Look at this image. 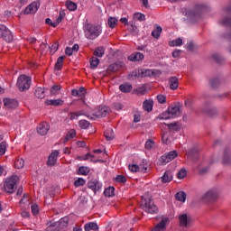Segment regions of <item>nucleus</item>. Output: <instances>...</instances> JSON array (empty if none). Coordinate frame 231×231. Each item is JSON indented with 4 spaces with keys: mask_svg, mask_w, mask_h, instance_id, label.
Masks as SVG:
<instances>
[{
    "mask_svg": "<svg viewBox=\"0 0 231 231\" xmlns=\"http://www.w3.org/2000/svg\"><path fill=\"white\" fill-rule=\"evenodd\" d=\"M85 185H86V180L82 178H78V180L74 181V187H84Z\"/></svg>",
    "mask_w": 231,
    "mask_h": 231,
    "instance_id": "de8ad7c7",
    "label": "nucleus"
},
{
    "mask_svg": "<svg viewBox=\"0 0 231 231\" xmlns=\"http://www.w3.org/2000/svg\"><path fill=\"white\" fill-rule=\"evenodd\" d=\"M31 210L33 216H37V214H39V206L37 204H32L31 207Z\"/></svg>",
    "mask_w": 231,
    "mask_h": 231,
    "instance_id": "e2e57ef3",
    "label": "nucleus"
},
{
    "mask_svg": "<svg viewBox=\"0 0 231 231\" xmlns=\"http://www.w3.org/2000/svg\"><path fill=\"white\" fill-rule=\"evenodd\" d=\"M100 33H102V27L100 25L88 23L85 26V37L90 41H95L97 37L100 36Z\"/></svg>",
    "mask_w": 231,
    "mask_h": 231,
    "instance_id": "7ed1b4c3",
    "label": "nucleus"
},
{
    "mask_svg": "<svg viewBox=\"0 0 231 231\" xmlns=\"http://www.w3.org/2000/svg\"><path fill=\"white\" fill-rule=\"evenodd\" d=\"M156 99L159 104H165V102H167V97H165V95L159 94L157 95Z\"/></svg>",
    "mask_w": 231,
    "mask_h": 231,
    "instance_id": "6e6d98bb",
    "label": "nucleus"
},
{
    "mask_svg": "<svg viewBox=\"0 0 231 231\" xmlns=\"http://www.w3.org/2000/svg\"><path fill=\"white\" fill-rule=\"evenodd\" d=\"M220 23L231 29V17H225L222 21H220ZM226 38L231 40V32L230 34L226 36ZM229 53H231V46L229 47Z\"/></svg>",
    "mask_w": 231,
    "mask_h": 231,
    "instance_id": "aec40b11",
    "label": "nucleus"
},
{
    "mask_svg": "<svg viewBox=\"0 0 231 231\" xmlns=\"http://www.w3.org/2000/svg\"><path fill=\"white\" fill-rule=\"evenodd\" d=\"M107 24H108L109 28H115V26H116V24H118V19H116L115 17H110L107 20Z\"/></svg>",
    "mask_w": 231,
    "mask_h": 231,
    "instance_id": "37998d69",
    "label": "nucleus"
},
{
    "mask_svg": "<svg viewBox=\"0 0 231 231\" xmlns=\"http://www.w3.org/2000/svg\"><path fill=\"white\" fill-rule=\"evenodd\" d=\"M199 148L193 147L187 152V155L190 158L193 163V169L199 174H203V162L201 161V156L199 155Z\"/></svg>",
    "mask_w": 231,
    "mask_h": 231,
    "instance_id": "f257e3e1",
    "label": "nucleus"
},
{
    "mask_svg": "<svg viewBox=\"0 0 231 231\" xmlns=\"http://www.w3.org/2000/svg\"><path fill=\"white\" fill-rule=\"evenodd\" d=\"M98 64H100V60L97 57H92L90 59V69H97L98 68Z\"/></svg>",
    "mask_w": 231,
    "mask_h": 231,
    "instance_id": "e433bc0d",
    "label": "nucleus"
},
{
    "mask_svg": "<svg viewBox=\"0 0 231 231\" xmlns=\"http://www.w3.org/2000/svg\"><path fill=\"white\" fill-rule=\"evenodd\" d=\"M17 181H19V176L13 175L7 179L4 184V188L7 194H14L17 189Z\"/></svg>",
    "mask_w": 231,
    "mask_h": 231,
    "instance_id": "20e7f679",
    "label": "nucleus"
},
{
    "mask_svg": "<svg viewBox=\"0 0 231 231\" xmlns=\"http://www.w3.org/2000/svg\"><path fill=\"white\" fill-rule=\"evenodd\" d=\"M75 131L69 132L66 137L64 138V143H66V142H69V140L75 138Z\"/></svg>",
    "mask_w": 231,
    "mask_h": 231,
    "instance_id": "13d9d810",
    "label": "nucleus"
},
{
    "mask_svg": "<svg viewBox=\"0 0 231 231\" xmlns=\"http://www.w3.org/2000/svg\"><path fill=\"white\" fill-rule=\"evenodd\" d=\"M224 164H231V153L229 151H226L223 157Z\"/></svg>",
    "mask_w": 231,
    "mask_h": 231,
    "instance_id": "ea45409f",
    "label": "nucleus"
},
{
    "mask_svg": "<svg viewBox=\"0 0 231 231\" xmlns=\"http://www.w3.org/2000/svg\"><path fill=\"white\" fill-rule=\"evenodd\" d=\"M168 111L171 116V118H176L181 115V111L180 110V105H173L168 107Z\"/></svg>",
    "mask_w": 231,
    "mask_h": 231,
    "instance_id": "dca6fc26",
    "label": "nucleus"
},
{
    "mask_svg": "<svg viewBox=\"0 0 231 231\" xmlns=\"http://www.w3.org/2000/svg\"><path fill=\"white\" fill-rule=\"evenodd\" d=\"M89 167L88 166H80L78 170L79 176H88L89 174Z\"/></svg>",
    "mask_w": 231,
    "mask_h": 231,
    "instance_id": "473e14b6",
    "label": "nucleus"
},
{
    "mask_svg": "<svg viewBox=\"0 0 231 231\" xmlns=\"http://www.w3.org/2000/svg\"><path fill=\"white\" fill-rule=\"evenodd\" d=\"M64 17H66V14L64 13V11H60L58 18L56 19L54 23H52V28H57V26H59V24L62 23V19H64Z\"/></svg>",
    "mask_w": 231,
    "mask_h": 231,
    "instance_id": "7c9ffc66",
    "label": "nucleus"
},
{
    "mask_svg": "<svg viewBox=\"0 0 231 231\" xmlns=\"http://www.w3.org/2000/svg\"><path fill=\"white\" fill-rule=\"evenodd\" d=\"M187 176V170L185 168L181 169L178 173H177V178L179 180H183Z\"/></svg>",
    "mask_w": 231,
    "mask_h": 231,
    "instance_id": "5fc2aeb1",
    "label": "nucleus"
},
{
    "mask_svg": "<svg viewBox=\"0 0 231 231\" xmlns=\"http://www.w3.org/2000/svg\"><path fill=\"white\" fill-rule=\"evenodd\" d=\"M105 138L107 142H111V140L115 139V132H113V129H108L105 132Z\"/></svg>",
    "mask_w": 231,
    "mask_h": 231,
    "instance_id": "4c0bfd02",
    "label": "nucleus"
},
{
    "mask_svg": "<svg viewBox=\"0 0 231 231\" xmlns=\"http://www.w3.org/2000/svg\"><path fill=\"white\" fill-rule=\"evenodd\" d=\"M143 59H145V56L141 52H134L128 57V60L132 62H140V60H143Z\"/></svg>",
    "mask_w": 231,
    "mask_h": 231,
    "instance_id": "6ab92c4d",
    "label": "nucleus"
},
{
    "mask_svg": "<svg viewBox=\"0 0 231 231\" xmlns=\"http://www.w3.org/2000/svg\"><path fill=\"white\" fill-rule=\"evenodd\" d=\"M98 224H97V222H89L84 225L85 231H98Z\"/></svg>",
    "mask_w": 231,
    "mask_h": 231,
    "instance_id": "b1692460",
    "label": "nucleus"
},
{
    "mask_svg": "<svg viewBox=\"0 0 231 231\" xmlns=\"http://www.w3.org/2000/svg\"><path fill=\"white\" fill-rule=\"evenodd\" d=\"M168 82L170 84V89H171V91H176V89L180 88V79L176 76H171L168 78Z\"/></svg>",
    "mask_w": 231,
    "mask_h": 231,
    "instance_id": "4468645a",
    "label": "nucleus"
},
{
    "mask_svg": "<svg viewBox=\"0 0 231 231\" xmlns=\"http://www.w3.org/2000/svg\"><path fill=\"white\" fill-rule=\"evenodd\" d=\"M167 223H169V217H162L161 222H159L152 231H163L165 230V226H167Z\"/></svg>",
    "mask_w": 231,
    "mask_h": 231,
    "instance_id": "2eb2a0df",
    "label": "nucleus"
},
{
    "mask_svg": "<svg viewBox=\"0 0 231 231\" xmlns=\"http://www.w3.org/2000/svg\"><path fill=\"white\" fill-rule=\"evenodd\" d=\"M116 183H126L127 182V177L124 175H117L116 177Z\"/></svg>",
    "mask_w": 231,
    "mask_h": 231,
    "instance_id": "3c124183",
    "label": "nucleus"
},
{
    "mask_svg": "<svg viewBox=\"0 0 231 231\" xmlns=\"http://www.w3.org/2000/svg\"><path fill=\"white\" fill-rule=\"evenodd\" d=\"M204 114H207L209 116H214L217 115L216 108H208V110H204Z\"/></svg>",
    "mask_w": 231,
    "mask_h": 231,
    "instance_id": "052dcab7",
    "label": "nucleus"
},
{
    "mask_svg": "<svg viewBox=\"0 0 231 231\" xmlns=\"http://www.w3.org/2000/svg\"><path fill=\"white\" fill-rule=\"evenodd\" d=\"M141 207L147 214H158V206L151 199H143Z\"/></svg>",
    "mask_w": 231,
    "mask_h": 231,
    "instance_id": "39448f33",
    "label": "nucleus"
},
{
    "mask_svg": "<svg viewBox=\"0 0 231 231\" xmlns=\"http://www.w3.org/2000/svg\"><path fill=\"white\" fill-rule=\"evenodd\" d=\"M109 115V108L107 106H98L96 112L91 116H87L89 120H97V118H104Z\"/></svg>",
    "mask_w": 231,
    "mask_h": 231,
    "instance_id": "0eeeda50",
    "label": "nucleus"
},
{
    "mask_svg": "<svg viewBox=\"0 0 231 231\" xmlns=\"http://www.w3.org/2000/svg\"><path fill=\"white\" fill-rule=\"evenodd\" d=\"M218 198V192L216 189H210L204 195V201L208 203L215 202Z\"/></svg>",
    "mask_w": 231,
    "mask_h": 231,
    "instance_id": "9d476101",
    "label": "nucleus"
},
{
    "mask_svg": "<svg viewBox=\"0 0 231 231\" xmlns=\"http://www.w3.org/2000/svg\"><path fill=\"white\" fill-rule=\"evenodd\" d=\"M168 129L169 131H180L181 129V126L180 125V123L179 122H174V123H171V124H168Z\"/></svg>",
    "mask_w": 231,
    "mask_h": 231,
    "instance_id": "f704fd0d",
    "label": "nucleus"
},
{
    "mask_svg": "<svg viewBox=\"0 0 231 231\" xmlns=\"http://www.w3.org/2000/svg\"><path fill=\"white\" fill-rule=\"evenodd\" d=\"M63 66H64V56H60L58 58L56 61L54 69H56V71H60Z\"/></svg>",
    "mask_w": 231,
    "mask_h": 231,
    "instance_id": "c756f323",
    "label": "nucleus"
},
{
    "mask_svg": "<svg viewBox=\"0 0 231 231\" xmlns=\"http://www.w3.org/2000/svg\"><path fill=\"white\" fill-rule=\"evenodd\" d=\"M90 125H91V124H90L88 120H85V119L80 120V121L79 122V127H80L81 129H88V127H89Z\"/></svg>",
    "mask_w": 231,
    "mask_h": 231,
    "instance_id": "09e8293b",
    "label": "nucleus"
},
{
    "mask_svg": "<svg viewBox=\"0 0 231 231\" xmlns=\"http://www.w3.org/2000/svg\"><path fill=\"white\" fill-rule=\"evenodd\" d=\"M151 75H155L154 70L146 69L144 72L141 73V77H151Z\"/></svg>",
    "mask_w": 231,
    "mask_h": 231,
    "instance_id": "0e129e2a",
    "label": "nucleus"
},
{
    "mask_svg": "<svg viewBox=\"0 0 231 231\" xmlns=\"http://www.w3.org/2000/svg\"><path fill=\"white\" fill-rule=\"evenodd\" d=\"M14 167H15V169H23L24 167V159H23V158L17 159L14 162Z\"/></svg>",
    "mask_w": 231,
    "mask_h": 231,
    "instance_id": "49530a36",
    "label": "nucleus"
},
{
    "mask_svg": "<svg viewBox=\"0 0 231 231\" xmlns=\"http://www.w3.org/2000/svg\"><path fill=\"white\" fill-rule=\"evenodd\" d=\"M46 106H53L54 107H59V106H62L64 104V100L58 99H47L45 101Z\"/></svg>",
    "mask_w": 231,
    "mask_h": 231,
    "instance_id": "5701e85b",
    "label": "nucleus"
},
{
    "mask_svg": "<svg viewBox=\"0 0 231 231\" xmlns=\"http://www.w3.org/2000/svg\"><path fill=\"white\" fill-rule=\"evenodd\" d=\"M179 223L180 226L182 228H186L187 225H189V217H187V214H182L179 216Z\"/></svg>",
    "mask_w": 231,
    "mask_h": 231,
    "instance_id": "a878e982",
    "label": "nucleus"
},
{
    "mask_svg": "<svg viewBox=\"0 0 231 231\" xmlns=\"http://www.w3.org/2000/svg\"><path fill=\"white\" fill-rule=\"evenodd\" d=\"M129 171H131V172H141L140 171V166L138 164H130L128 166Z\"/></svg>",
    "mask_w": 231,
    "mask_h": 231,
    "instance_id": "8fccbe9b",
    "label": "nucleus"
},
{
    "mask_svg": "<svg viewBox=\"0 0 231 231\" xmlns=\"http://www.w3.org/2000/svg\"><path fill=\"white\" fill-rule=\"evenodd\" d=\"M141 172H149V163L147 160H143L139 165Z\"/></svg>",
    "mask_w": 231,
    "mask_h": 231,
    "instance_id": "c9c22d12",
    "label": "nucleus"
},
{
    "mask_svg": "<svg viewBox=\"0 0 231 231\" xmlns=\"http://www.w3.org/2000/svg\"><path fill=\"white\" fill-rule=\"evenodd\" d=\"M146 91H147V89L145 88V87H141L135 90V93H136V95H145Z\"/></svg>",
    "mask_w": 231,
    "mask_h": 231,
    "instance_id": "774afa93",
    "label": "nucleus"
},
{
    "mask_svg": "<svg viewBox=\"0 0 231 231\" xmlns=\"http://www.w3.org/2000/svg\"><path fill=\"white\" fill-rule=\"evenodd\" d=\"M144 147H145V149H147L148 151L149 150H151V149H152V147H154V141H152V140H147L146 142H145V144H144Z\"/></svg>",
    "mask_w": 231,
    "mask_h": 231,
    "instance_id": "bf43d9fd",
    "label": "nucleus"
},
{
    "mask_svg": "<svg viewBox=\"0 0 231 231\" xmlns=\"http://www.w3.org/2000/svg\"><path fill=\"white\" fill-rule=\"evenodd\" d=\"M183 44V40L181 38H178L170 42V46H181Z\"/></svg>",
    "mask_w": 231,
    "mask_h": 231,
    "instance_id": "603ef678",
    "label": "nucleus"
},
{
    "mask_svg": "<svg viewBox=\"0 0 231 231\" xmlns=\"http://www.w3.org/2000/svg\"><path fill=\"white\" fill-rule=\"evenodd\" d=\"M0 37L5 41V42H12V41H14V35H12V32L3 24H0Z\"/></svg>",
    "mask_w": 231,
    "mask_h": 231,
    "instance_id": "6e6552de",
    "label": "nucleus"
},
{
    "mask_svg": "<svg viewBox=\"0 0 231 231\" xmlns=\"http://www.w3.org/2000/svg\"><path fill=\"white\" fill-rule=\"evenodd\" d=\"M125 64L122 61H116V63H113L109 65L108 71H112V73H115L116 71H120L121 68H124Z\"/></svg>",
    "mask_w": 231,
    "mask_h": 231,
    "instance_id": "412c9836",
    "label": "nucleus"
},
{
    "mask_svg": "<svg viewBox=\"0 0 231 231\" xmlns=\"http://www.w3.org/2000/svg\"><path fill=\"white\" fill-rule=\"evenodd\" d=\"M66 6H67L68 10H69L70 12H75V10H77V4H75L69 0L66 2Z\"/></svg>",
    "mask_w": 231,
    "mask_h": 231,
    "instance_id": "c03bdc74",
    "label": "nucleus"
},
{
    "mask_svg": "<svg viewBox=\"0 0 231 231\" xmlns=\"http://www.w3.org/2000/svg\"><path fill=\"white\" fill-rule=\"evenodd\" d=\"M153 106H154V102H152V100L146 99L143 103V109L144 111H147L148 113H151V111H152Z\"/></svg>",
    "mask_w": 231,
    "mask_h": 231,
    "instance_id": "bb28decb",
    "label": "nucleus"
},
{
    "mask_svg": "<svg viewBox=\"0 0 231 231\" xmlns=\"http://www.w3.org/2000/svg\"><path fill=\"white\" fill-rule=\"evenodd\" d=\"M86 93H87V90H86V88L84 87H81L79 89L74 88L71 90L72 97H84Z\"/></svg>",
    "mask_w": 231,
    "mask_h": 231,
    "instance_id": "393cba45",
    "label": "nucleus"
},
{
    "mask_svg": "<svg viewBox=\"0 0 231 231\" xmlns=\"http://www.w3.org/2000/svg\"><path fill=\"white\" fill-rule=\"evenodd\" d=\"M119 89L120 91H122V93H131L133 89V85L129 83H125L119 86Z\"/></svg>",
    "mask_w": 231,
    "mask_h": 231,
    "instance_id": "cd10ccee",
    "label": "nucleus"
},
{
    "mask_svg": "<svg viewBox=\"0 0 231 231\" xmlns=\"http://www.w3.org/2000/svg\"><path fill=\"white\" fill-rule=\"evenodd\" d=\"M178 152L177 151H171L161 157V163L162 165H167L170 162H172L174 158H177Z\"/></svg>",
    "mask_w": 231,
    "mask_h": 231,
    "instance_id": "1a4fd4ad",
    "label": "nucleus"
},
{
    "mask_svg": "<svg viewBox=\"0 0 231 231\" xmlns=\"http://www.w3.org/2000/svg\"><path fill=\"white\" fill-rule=\"evenodd\" d=\"M4 106L7 109H15L19 106V103L16 99L5 97L4 98Z\"/></svg>",
    "mask_w": 231,
    "mask_h": 231,
    "instance_id": "ddd939ff",
    "label": "nucleus"
},
{
    "mask_svg": "<svg viewBox=\"0 0 231 231\" xmlns=\"http://www.w3.org/2000/svg\"><path fill=\"white\" fill-rule=\"evenodd\" d=\"M106 198H113L115 196V187H108L104 190Z\"/></svg>",
    "mask_w": 231,
    "mask_h": 231,
    "instance_id": "58836bf2",
    "label": "nucleus"
},
{
    "mask_svg": "<svg viewBox=\"0 0 231 231\" xmlns=\"http://www.w3.org/2000/svg\"><path fill=\"white\" fill-rule=\"evenodd\" d=\"M159 118L160 120H169L170 118H172V116L170 114L169 109H167V111L159 116Z\"/></svg>",
    "mask_w": 231,
    "mask_h": 231,
    "instance_id": "a18cd8bd",
    "label": "nucleus"
},
{
    "mask_svg": "<svg viewBox=\"0 0 231 231\" xmlns=\"http://www.w3.org/2000/svg\"><path fill=\"white\" fill-rule=\"evenodd\" d=\"M220 85L218 79H213L210 80V86L212 88H217Z\"/></svg>",
    "mask_w": 231,
    "mask_h": 231,
    "instance_id": "4d7b16f0",
    "label": "nucleus"
},
{
    "mask_svg": "<svg viewBox=\"0 0 231 231\" xmlns=\"http://www.w3.org/2000/svg\"><path fill=\"white\" fill-rule=\"evenodd\" d=\"M162 26H157L152 32V36H153L154 39H159L160 35H162Z\"/></svg>",
    "mask_w": 231,
    "mask_h": 231,
    "instance_id": "79ce46f5",
    "label": "nucleus"
},
{
    "mask_svg": "<svg viewBox=\"0 0 231 231\" xmlns=\"http://www.w3.org/2000/svg\"><path fill=\"white\" fill-rule=\"evenodd\" d=\"M40 7L41 3L32 2L24 9L23 14H25L26 15H28V14H35Z\"/></svg>",
    "mask_w": 231,
    "mask_h": 231,
    "instance_id": "9b49d317",
    "label": "nucleus"
},
{
    "mask_svg": "<svg viewBox=\"0 0 231 231\" xmlns=\"http://www.w3.org/2000/svg\"><path fill=\"white\" fill-rule=\"evenodd\" d=\"M57 158H59V150H56L50 154L47 165L49 167H53V165L57 163Z\"/></svg>",
    "mask_w": 231,
    "mask_h": 231,
    "instance_id": "a211bd4d",
    "label": "nucleus"
},
{
    "mask_svg": "<svg viewBox=\"0 0 231 231\" xmlns=\"http://www.w3.org/2000/svg\"><path fill=\"white\" fill-rule=\"evenodd\" d=\"M5 152H6V143L2 142L0 143V156H3V154H5Z\"/></svg>",
    "mask_w": 231,
    "mask_h": 231,
    "instance_id": "69168bd1",
    "label": "nucleus"
},
{
    "mask_svg": "<svg viewBox=\"0 0 231 231\" xmlns=\"http://www.w3.org/2000/svg\"><path fill=\"white\" fill-rule=\"evenodd\" d=\"M32 85V78L26 75H21L18 77L16 86L19 91H28L30 86Z\"/></svg>",
    "mask_w": 231,
    "mask_h": 231,
    "instance_id": "423d86ee",
    "label": "nucleus"
},
{
    "mask_svg": "<svg viewBox=\"0 0 231 231\" xmlns=\"http://www.w3.org/2000/svg\"><path fill=\"white\" fill-rule=\"evenodd\" d=\"M134 19H136V21H145V14H142V13H135L134 14Z\"/></svg>",
    "mask_w": 231,
    "mask_h": 231,
    "instance_id": "864d4df0",
    "label": "nucleus"
},
{
    "mask_svg": "<svg viewBox=\"0 0 231 231\" xmlns=\"http://www.w3.org/2000/svg\"><path fill=\"white\" fill-rule=\"evenodd\" d=\"M104 53H106V48L103 46L97 47L94 51L95 57L102 58L104 57Z\"/></svg>",
    "mask_w": 231,
    "mask_h": 231,
    "instance_id": "2f4dec72",
    "label": "nucleus"
},
{
    "mask_svg": "<svg viewBox=\"0 0 231 231\" xmlns=\"http://www.w3.org/2000/svg\"><path fill=\"white\" fill-rule=\"evenodd\" d=\"M174 174L171 171H166L163 176L161 178L162 183H171V180H173Z\"/></svg>",
    "mask_w": 231,
    "mask_h": 231,
    "instance_id": "4be33fe9",
    "label": "nucleus"
},
{
    "mask_svg": "<svg viewBox=\"0 0 231 231\" xmlns=\"http://www.w3.org/2000/svg\"><path fill=\"white\" fill-rule=\"evenodd\" d=\"M186 50L189 51H194V50H196V44H194L192 42H188L186 45Z\"/></svg>",
    "mask_w": 231,
    "mask_h": 231,
    "instance_id": "680f3d73",
    "label": "nucleus"
},
{
    "mask_svg": "<svg viewBox=\"0 0 231 231\" xmlns=\"http://www.w3.org/2000/svg\"><path fill=\"white\" fill-rule=\"evenodd\" d=\"M34 95L37 98H44V97H46V95L44 94V88H37Z\"/></svg>",
    "mask_w": 231,
    "mask_h": 231,
    "instance_id": "a19ab883",
    "label": "nucleus"
},
{
    "mask_svg": "<svg viewBox=\"0 0 231 231\" xmlns=\"http://www.w3.org/2000/svg\"><path fill=\"white\" fill-rule=\"evenodd\" d=\"M48 131H50V124H48V122H42L37 127V132L41 136H46V134H48Z\"/></svg>",
    "mask_w": 231,
    "mask_h": 231,
    "instance_id": "f8f14e48",
    "label": "nucleus"
},
{
    "mask_svg": "<svg viewBox=\"0 0 231 231\" xmlns=\"http://www.w3.org/2000/svg\"><path fill=\"white\" fill-rule=\"evenodd\" d=\"M180 12L182 15L186 17H189L192 23H198V21H201V17L203 15V5L197 4L195 5L193 10H189L186 7L180 8Z\"/></svg>",
    "mask_w": 231,
    "mask_h": 231,
    "instance_id": "f03ea898",
    "label": "nucleus"
},
{
    "mask_svg": "<svg viewBox=\"0 0 231 231\" xmlns=\"http://www.w3.org/2000/svg\"><path fill=\"white\" fill-rule=\"evenodd\" d=\"M175 199L177 201H180L181 203H185V201H187V194L185 191H179L175 195Z\"/></svg>",
    "mask_w": 231,
    "mask_h": 231,
    "instance_id": "c85d7f7f",
    "label": "nucleus"
},
{
    "mask_svg": "<svg viewBox=\"0 0 231 231\" xmlns=\"http://www.w3.org/2000/svg\"><path fill=\"white\" fill-rule=\"evenodd\" d=\"M49 50L51 51V53H55L59 50V43L55 42L51 47L49 46Z\"/></svg>",
    "mask_w": 231,
    "mask_h": 231,
    "instance_id": "338daca9",
    "label": "nucleus"
},
{
    "mask_svg": "<svg viewBox=\"0 0 231 231\" xmlns=\"http://www.w3.org/2000/svg\"><path fill=\"white\" fill-rule=\"evenodd\" d=\"M61 89H62V86L53 85L50 90L51 97H55V95H59V93H60Z\"/></svg>",
    "mask_w": 231,
    "mask_h": 231,
    "instance_id": "72a5a7b5",
    "label": "nucleus"
},
{
    "mask_svg": "<svg viewBox=\"0 0 231 231\" xmlns=\"http://www.w3.org/2000/svg\"><path fill=\"white\" fill-rule=\"evenodd\" d=\"M88 187L94 192H97V190H100V189H102V184H100L97 179H92L88 181Z\"/></svg>",
    "mask_w": 231,
    "mask_h": 231,
    "instance_id": "f3484780",
    "label": "nucleus"
}]
</instances>
